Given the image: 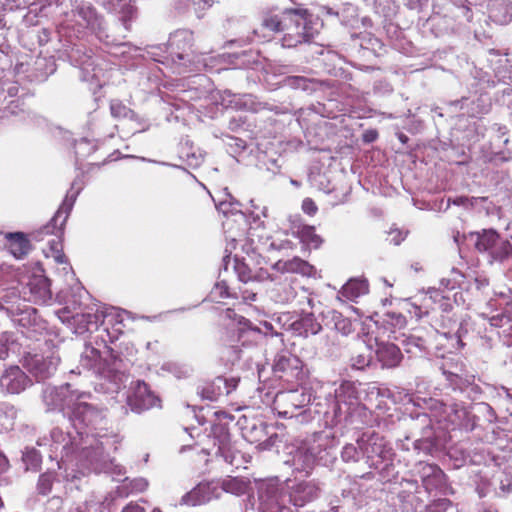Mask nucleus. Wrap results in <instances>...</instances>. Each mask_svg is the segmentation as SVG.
Here are the masks:
<instances>
[{"mask_svg": "<svg viewBox=\"0 0 512 512\" xmlns=\"http://www.w3.org/2000/svg\"><path fill=\"white\" fill-rule=\"evenodd\" d=\"M310 401V396L298 390L297 387H290L287 391L278 392L273 400V410L282 418H292L297 415L298 410L304 408Z\"/></svg>", "mask_w": 512, "mask_h": 512, "instance_id": "nucleus-3", "label": "nucleus"}, {"mask_svg": "<svg viewBox=\"0 0 512 512\" xmlns=\"http://www.w3.org/2000/svg\"><path fill=\"white\" fill-rule=\"evenodd\" d=\"M149 393V386L145 382H138L137 393Z\"/></svg>", "mask_w": 512, "mask_h": 512, "instance_id": "nucleus-40", "label": "nucleus"}, {"mask_svg": "<svg viewBox=\"0 0 512 512\" xmlns=\"http://www.w3.org/2000/svg\"><path fill=\"white\" fill-rule=\"evenodd\" d=\"M356 453V448L353 445H347L342 451V458L345 461H348L349 459L354 458Z\"/></svg>", "mask_w": 512, "mask_h": 512, "instance_id": "nucleus-36", "label": "nucleus"}, {"mask_svg": "<svg viewBox=\"0 0 512 512\" xmlns=\"http://www.w3.org/2000/svg\"><path fill=\"white\" fill-rule=\"evenodd\" d=\"M71 209L72 203H67V200H65L58 208L51 221L42 229L45 234H55L58 236L57 240H52L50 242L51 255L58 263L65 262V255L63 253L60 237L63 235L64 226Z\"/></svg>", "mask_w": 512, "mask_h": 512, "instance_id": "nucleus-4", "label": "nucleus"}, {"mask_svg": "<svg viewBox=\"0 0 512 512\" xmlns=\"http://www.w3.org/2000/svg\"><path fill=\"white\" fill-rule=\"evenodd\" d=\"M214 415L217 417V419H230L232 420L233 417L231 415H229L228 413L224 412V411H216L214 413Z\"/></svg>", "mask_w": 512, "mask_h": 512, "instance_id": "nucleus-42", "label": "nucleus"}, {"mask_svg": "<svg viewBox=\"0 0 512 512\" xmlns=\"http://www.w3.org/2000/svg\"><path fill=\"white\" fill-rule=\"evenodd\" d=\"M42 356L39 354H26L23 357V366L34 375H43V371L39 368Z\"/></svg>", "mask_w": 512, "mask_h": 512, "instance_id": "nucleus-30", "label": "nucleus"}, {"mask_svg": "<svg viewBox=\"0 0 512 512\" xmlns=\"http://www.w3.org/2000/svg\"><path fill=\"white\" fill-rule=\"evenodd\" d=\"M291 327L298 335L304 337L315 335L322 329V326L312 313L302 315L298 320L292 323Z\"/></svg>", "mask_w": 512, "mask_h": 512, "instance_id": "nucleus-17", "label": "nucleus"}, {"mask_svg": "<svg viewBox=\"0 0 512 512\" xmlns=\"http://www.w3.org/2000/svg\"><path fill=\"white\" fill-rule=\"evenodd\" d=\"M272 374L274 378L293 388L302 386L307 379L303 361L287 350H282L275 355Z\"/></svg>", "mask_w": 512, "mask_h": 512, "instance_id": "nucleus-2", "label": "nucleus"}, {"mask_svg": "<svg viewBox=\"0 0 512 512\" xmlns=\"http://www.w3.org/2000/svg\"><path fill=\"white\" fill-rule=\"evenodd\" d=\"M8 466V460L6 456L0 451V471H3Z\"/></svg>", "mask_w": 512, "mask_h": 512, "instance_id": "nucleus-41", "label": "nucleus"}, {"mask_svg": "<svg viewBox=\"0 0 512 512\" xmlns=\"http://www.w3.org/2000/svg\"><path fill=\"white\" fill-rule=\"evenodd\" d=\"M26 457H27V458H33V459L36 461L37 465H38V464H39V462L41 461V459H40V455H39V453H37L36 451H33V452H31V453L27 454V456H26Z\"/></svg>", "mask_w": 512, "mask_h": 512, "instance_id": "nucleus-43", "label": "nucleus"}, {"mask_svg": "<svg viewBox=\"0 0 512 512\" xmlns=\"http://www.w3.org/2000/svg\"><path fill=\"white\" fill-rule=\"evenodd\" d=\"M262 505L266 512H291L287 506L289 501V493L284 490L274 489L268 491L265 495L261 496Z\"/></svg>", "mask_w": 512, "mask_h": 512, "instance_id": "nucleus-12", "label": "nucleus"}, {"mask_svg": "<svg viewBox=\"0 0 512 512\" xmlns=\"http://www.w3.org/2000/svg\"><path fill=\"white\" fill-rule=\"evenodd\" d=\"M444 374L454 389L465 390L475 383V376L473 374L463 372L462 370L461 373L445 371Z\"/></svg>", "mask_w": 512, "mask_h": 512, "instance_id": "nucleus-22", "label": "nucleus"}, {"mask_svg": "<svg viewBox=\"0 0 512 512\" xmlns=\"http://www.w3.org/2000/svg\"><path fill=\"white\" fill-rule=\"evenodd\" d=\"M315 455L307 448H299L294 455V464L297 469L309 473L315 464Z\"/></svg>", "mask_w": 512, "mask_h": 512, "instance_id": "nucleus-23", "label": "nucleus"}, {"mask_svg": "<svg viewBox=\"0 0 512 512\" xmlns=\"http://www.w3.org/2000/svg\"><path fill=\"white\" fill-rule=\"evenodd\" d=\"M367 292V285L360 280H350L342 288V294L349 300H354Z\"/></svg>", "mask_w": 512, "mask_h": 512, "instance_id": "nucleus-27", "label": "nucleus"}, {"mask_svg": "<svg viewBox=\"0 0 512 512\" xmlns=\"http://www.w3.org/2000/svg\"><path fill=\"white\" fill-rule=\"evenodd\" d=\"M0 384L8 393L19 394L32 385V380L19 366H10L2 375Z\"/></svg>", "mask_w": 512, "mask_h": 512, "instance_id": "nucleus-6", "label": "nucleus"}, {"mask_svg": "<svg viewBox=\"0 0 512 512\" xmlns=\"http://www.w3.org/2000/svg\"><path fill=\"white\" fill-rule=\"evenodd\" d=\"M218 497V488L212 482H201L190 492L183 496L186 505L197 506L205 504Z\"/></svg>", "mask_w": 512, "mask_h": 512, "instance_id": "nucleus-8", "label": "nucleus"}, {"mask_svg": "<svg viewBox=\"0 0 512 512\" xmlns=\"http://www.w3.org/2000/svg\"><path fill=\"white\" fill-rule=\"evenodd\" d=\"M376 345V357L383 367L395 368L401 363L403 354L397 345L378 341V339H376Z\"/></svg>", "mask_w": 512, "mask_h": 512, "instance_id": "nucleus-10", "label": "nucleus"}, {"mask_svg": "<svg viewBox=\"0 0 512 512\" xmlns=\"http://www.w3.org/2000/svg\"><path fill=\"white\" fill-rule=\"evenodd\" d=\"M211 434L214 438V445L226 460L231 457V435L227 424L215 423L212 425Z\"/></svg>", "mask_w": 512, "mask_h": 512, "instance_id": "nucleus-14", "label": "nucleus"}, {"mask_svg": "<svg viewBox=\"0 0 512 512\" xmlns=\"http://www.w3.org/2000/svg\"><path fill=\"white\" fill-rule=\"evenodd\" d=\"M301 208H302V211L309 216H314L318 212L317 204L314 202V200L312 198H309V197H306L302 201Z\"/></svg>", "mask_w": 512, "mask_h": 512, "instance_id": "nucleus-33", "label": "nucleus"}, {"mask_svg": "<svg viewBox=\"0 0 512 512\" xmlns=\"http://www.w3.org/2000/svg\"><path fill=\"white\" fill-rule=\"evenodd\" d=\"M192 47L193 36L188 31H177L168 41L169 52L173 60L189 59L193 53Z\"/></svg>", "mask_w": 512, "mask_h": 512, "instance_id": "nucleus-5", "label": "nucleus"}, {"mask_svg": "<svg viewBox=\"0 0 512 512\" xmlns=\"http://www.w3.org/2000/svg\"><path fill=\"white\" fill-rule=\"evenodd\" d=\"M110 111L115 118L125 117L128 113L127 107L120 101L111 102Z\"/></svg>", "mask_w": 512, "mask_h": 512, "instance_id": "nucleus-32", "label": "nucleus"}, {"mask_svg": "<svg viewBox=\"0 0 512 512\" xmlns=\"http://www.w3.org/2000/svg\"><path fill=\"white\" fill-rule=\"evenodd\" d=\"M399 139H400L402 142H406L407 137H406L405 135H401V136L399 137Z\"/></svg>", "mask_w": 512, "mask_h": 512, "instance_id": "nucleus-47", "label": "nucleus"}, {"mask_svg": "<svg viewBox=\"0 0 512 512\" xmlns=\"http://www.w3.org/2000/svg\"><path fill=\"white\" fill-rule=\"evenodd\" d=\"M309 18L310 14L306 9H291L281 38L284 48H295L314 38L315 30Z\"/></svg>", "mask_w": 512, "mask_h": 512, "instance_id": "nucleus-1", "label": "nucleus"}, {"mask_svg": "<svg viewBox=\"0 0 512 512\" xmlns=\"http://www.w3.org/2000/svg\"><path fill=\"white\" fill-rule=\"evenodd\" d=\"M495 245L490 251L489 255L498 261H503L504 259L512 256V244L507 239H502L500 235L498 236V241H495Z\"/></svg>", "mask_w": 512, "mask_h": 512, "instance_id": "nucleus-25", "label": "nucleus"}, {"mask_svg": "<svg viewBox=\"0 0 512 512\" xmlns=\"http://www.w3.org/2000/svg\"><path fill=\"white\" fill-rule=\"evenodd\" d=\"M243 298L245 300H250V301H254L256 299V294L255 293H247V295H243Z\"/></svg>", "mask_w": 512, "mask_h": 512, "instance_id": "nucleus-44", "label": "nucleus"}, {"mask_svg": "<svg viewBox=\"0 0 512 512\" xmlns=\"http://www.w3.org/2000/svg\"><path fill=\"white\" fill-rule=\"evenodd\" d=\"M227 379L223 377H216L214 380L205 382L198 387V393L203 399L210 401L217 400L224 392L223 388H226Z\"/></svg>", "mask_w": 512, "mask_h": 512, "instance_id": "nucleus-19", "label": "nucleus"}, {"mask_svg": "<svg viewBox=\"0 0 512 512\" xmlns=\"http://www.w3.org/2000/svg\"><path fill=\"white\" fill-rule=\"evenodd\" d=\"M276 268L282 273L299 274L301 276L310 277L315 273V268L309 262L294 257L286 261H278Z\"/></svg>", "mask_w": 512, "mask_h": 512, "instance_id": "nucleus-15", "label": "nucleus"}, {"mask_svg": "<svg viewBox=\"0 0 512 512\" xmlns=\"http://www.w3.org/2000/svg\"><path fill=\"white\" fill-rule=\"evenodd\" d=\"M236 386H237V381L235 379L227 380L226 388H223L224 392L226 394H229L232 392L233 389L236 388Z\"/></svg>", "mask_w": 512, "mask_h": 512, "instance_id": "nucleus-38", "label": "nucleus"}, {"mask_svg": "<svg viewBox=\"0 0 512 512\" xmlns=\"http://www.w3.org/2000/svg\"><path fill=\"white\" fill-rule=\"evenodd\" d=\"M476 236L475 248L479 252H487L488 254L498 241L499 234L493 229H484L474 234Z\"/></svg>", "mask_w": 512, "mask_h": 512, "instance_id": "nucleus-20", "label": "nucleus"}, {"mask_svg": "<svg viewBox=\"0 0 512 512\" xmlns=\"http://www.w3.org/2000/svg\"><path fill=\"white\" fill-rule=\"evenodd\" d=\"M51 361L47 362L43 357H42V361L40 362L39 364V368L41 370H44L43 371V375H35L37 378L39 379H46L49 377V375L51 374Z\"/></svg>", "mask_w": 512, "mask_h": 512, "instance_id": "nucleus-35", "label": "nucleus"}, {"mask_svg": "<svg viewBox=\"0 0 512 512\" xmlns=\"http://www.w3.org/2000/svg\"><path fill=\"white\" fill-rule=\"evenodd\" d=\"M101 327L106 332L110 342H114L124 333V313L118 309L111 308L103 312Z\"/></svg>", "mask_w": 512, "mask_h": 512, "instance_id": "nucleus-7", "label": "nucleus"}, {"mask_svg": "<svg viewBox=\"0 0 512 512\" xmlns=\"http://www.w3.org/2000/svg\"><path fill=\"white\" fill-rule=\"evenodd\" d=\"M372 360V351L369 346L362 345L351 356L352 367L362 370L369 366Z\"/></svg>", "mask_w": 512, "mask_h": 512, "instance_id": "nucleus-24", "label": "nucleus"}, {"mask_svg": "<svg viewBox=\"0 0 512 512\" xmlns=\"http://www.w3.org/2000/svg\"><path fill=\"white\" fill-rule=\"evenodd\" d=\"M56 479V474L54 472H45L39 476L37 489L39 494L47 495L51 492L53 483Z\"/></svg>", "mask_w": 512, "mask_h": 512, "instance_id": "nucleus-29", "label": "nucleus"}, {"mask_svg": "<svg viewBox=\"0 0 512 512\" xmlns=\"http://www.w3.org/2000/svg\"><path fill=\"white\" fill-rule=\"evenodd\" d=\"M77 15L85 23L86 27L92 30L101 38L103 30V19L98 15L92 6H80L77 8Z\"/></svg>", "mask_w": 512, "mask_h": 512, "instance_id": "nucleus-18", "label": "nucleus"}, {"mask_svg": "<svg viewBox=\"0 0 512 512\" xmlns=\"http://www.w3.org/2000/svg\"><path fill=\"white\" fill-rule=\"evenodd\" d=\"M291 9L265 11L261 19L262 28L272 33H283Z\"/></svg>", "mask_w": 512, "mask_h": 512, "instance_id": "nucleus-13", "label": "nucleus"}, {"mask_svg": "<svg viewBox=\"0 0 512 512\" xmlns=\"http://www.w3.org/2000/svg\"><path fill=\"white\" fill-rule=\"evenodd\" d=\"M27 286L30 291V300L34 303H46L52 297L49 279L42 273L30 276Z\"/></svg>", "mask_w": 512, "mask_h": 512, "instance_id": "nucleus-9", "label": "nucleus"}, {"mask_svg": "<svg viewBox=\"0 0 512 512\" xmlns=\"http://www.w3.org/2000/svg\"><path fill=\"white\" fill-rule=\"evenodd\" d=\"M343 323H344V325H346L347 321H346V320H343ZM343 328H345V326H343Z\"/></svg>", "mask_w": 512, "mask_h": 512, "instance_id": "nucleus-48", "label": "nucleus"}, {"mask_svg": "<svg viewBox=\"0 0 512 512\" xmlns=\"http://www.w3.org/2000/svg\"><path fill=\"white\" fill-rule=\"evenodd\" d=\"M407 321L402 314L394 312L387 313L383 320V325L390 334H394L396 330H401L406 327Z\"/></svg>", "mask_w": 512, "mask_h": 512, "instance_id": "nucleus-28", "label": "nucleus"}, {"mask_svg": "<svg viewBox=\"0 0 512 512\" xmlns=\"http://www.w3.org/2000/svg\"><path fill=\"white\" fill-rule=\"evenodd\" d=\"M221 297H229L228 288L226 286H220Z\"/></svg>", "mask_w": 512, "mask_h": 512, "instance_id": "nucleus-45", "label": "nucleus"}, {"mask_svg": "<svg viewBox=\"0 0 512 512\" xmlns=\"http://www.w3.org/2000/svg\"><path fill=\"white\" fill-rule=\"evenodd\" d=\"M235 271L238 274L239 279L244 283L253 279L252 270L243 261L236 259Z\"/></svg>", "mask_w": 512, "mask_h": 512, "instance_id": "nucleus-31", "label": "nucleus"}, {"mask_svg": "<svg viewBox=\"0 0 512 512\" xmlns=\"http://www.w3.org/2000/svg\"><path fill=\"white\" fill-rule=\"evenodd\" d=\"M296 236L300 239L301 243L314 249L319 248L323 242L322 238L316 233L315 227L311 225L299 226Z\"/></svg>", "mask_w": 512, "mask_h": 512, "instance_id": "nucleus-21", "label": "nucleus"}, {"mask_svg": "<svg viewBox=\"0 0 512 512\" xmlns=\"http://www.w3.org/2000/svg\"><path fill=\"white\" fill-rule=\"evenodd\" d=\"M8 353L7 351L0 353V358L5 359L7 357Z\"/></svg>", "mask_w": 512, "mask_h": 512, "instance_id": "nucleus-46", "label": "nucleus"}, {"mask_svg": "<svg viewBox=\"0 0 512 512\" xmlns=\"http://www.w3.org/2000/svg\"><path fill=\"white\" fill-rule=\"evenodd\" d=\"M8 249L16 259L24 258L31 250V243L24 233H8Z\"/></svg>", "mask_w": 512, "mask_h": 512, "instance_id": "nucleus-16", "label": "nucleus"}, {"mask_svg": "<svg viewBox=\"0 0 512 512\" xmlns=\"http://www.w3.org/2000/svg\"><path fill=\"white\" fill-rule=\"evenodd\" d=\"M420 475L423 485L426 489L431 485V479L440 480L443 476V471L436 464L420 463Z\"/></svg>", "mask_w": 512, "mask_h": 512, "instance_id": "nucleus-26", "label": "nucleus"}, {"mask_svg": "<svg viewBox=\"0 0 512 512\" xmlns=\"http://www.w3.org/2000/svg\"><path fill=\"white\" fill-rule=\"evenodd\" d=\"M239 488L240 482L237 479L224 480L222 483V489L226 492L235 493L239 491Z\"/></svg>", "mask_w": 512, "mask_h": 512, "instance_id": "nucleus-34", "label": "nucleus"}, {"mask_svg": "<svg viewBox=\"0 0 512 512\" xmlns=\"http://www.w3.org/2000/svg\"><path fill=\"white\" fill-rule=\"evenodd\" d=\"M378 134L376 131H368L365 135H364V141L365 142H372L374 141L376 138H377Z\"/></svg>", "mask_w": 512, "mask_h": 512, "instance_id": "nucleus-39", "label": "nucleus"}, {"mask_svg": "<svg viewBox=\"0 0 512 512\" xmlns=\"http://www.w3.org/2000/svg\"><path fill=\"white\" fill-rule=\"evenodd\" d=\"M122 512H145L144 509L137 504L127 505Z\"/></svg>", "mask_w": 512, "mask_h": 512, "instance_id": "nucleus-37", "label": "nucleus"}, {"mask_svg": "<svg viewBox=\"0 0 512 512\" xmlns=\"http://www.w3.org/2000/svg\"><path fill=\"white\" fill-rule=\"evenodd\" d=\"M318 495V487L312 482H300L293 486L289 492V501L293 505L302 507L315 499Z\"/></svg>", "mask_w": 512, "mask_h": 512, "instance_id": "nucleus-11", "label": "nucleus"}]
</instances>
